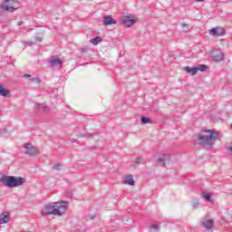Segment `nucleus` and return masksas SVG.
<instances>
[{"instance_id": "f257e3e1", "label": "nucleus", "mask_w": 232, "mask_h": 232, "mask_svg": "<svg viewBox=\"0 0 232 232\" xmlns=\"http://www.w3.org/2000/svg\"><path fill=\"white\" fill-rule=\"evenodd\" d=\"M66 209H68V202L62 201V202H55L53 204H47L44 206L41 213L43 217L46 215H57L61 217L66 213Z\"/></svg>"}, {"instance_id": "f03ea898", "label": "nucleus", "mask_w": 232, "mask_h": 232, "mask_svg": "<svg viewBox=\"0 0 232 232\" xmlns=\"http://www.w3.org/2000/svg\"><path fill=\"white\" fill-rule=\"evenodd\" d=\"M205 135H200L196 140L197 144L200 146H204L208 150L213 148V140H217L218 139V133L214 130H204Z\"/></svg>"}, {"instance_id": "7ed1b4c3", "label": "nucleus", "mask_w": 232, "mask_h": 232, "mask_svg": "<svg viewBox=\"0 0 232 232\" xmlns=\"http://www.w3.org/2000/svg\"><path fill=\"white\" fill-rule=\"evenodd\" d=\"M0 182L7 188H19V186H23V184L26 182V179L22 177L2 176L0 178Z\"/></svg>"}, {"instance_id": "20e7f679", "label": "nucleus", "mask_w": 232, "mask_h": 232, "mask_svg": "<svg viewBox=\"0 0 232 232\" xmlns=\"http://www.w3.org/2000/svg\"><path fill=\"white\" fill-rule=\"evenodd\" d=\"M155 160L159 166H166L169 163V155L159 153L155 156Z\"/></svg>"}, {"instance_id": "39448f33", "label": "nucleus", "mask_w": 232, "mask_h": 232, "mask_svg": "<svg viewBox=\"0 0 232 232\" xmlns=\"http://www.w3.org/2000/svg\"><path fill=\"white\" fill-rule=\"evenodd\" d=\"M24 149L25 150L24 154L30 157H35L39 153L37 148L32 145V143H24Z\"/></svg>"}, {"instance_id": "423d86ee", "label": "nucleus", "mask_w": 232, "mask_h": 232, "mask_svg": "<svg viewBox=\"0 0 232 232\" xmlns=\"http://www.w3.org/2000/svg\"><path fill=\"white\" fill-rule=\"evenodd\" d=\"M121 23L122 24H124L125 26H128V28H130V26H133L136 23V20L133 19V16H124L121 19Z\"/></svg>"}, {"instance_id": "0eeeda50", "label": "nucleus", "mask_w": 232, "mask_h": 232, "mask_svg": "<svg viewBox=\"0 0 232 232\" xmlns=\"http://www.w3.org/2000/svg\"><path fill=\"white\" fill-rule=\"evenodd\" d=\"M212 59H214L216 63H222V61H224V53L214 51L212 53Z\"/></svg>"}, {"instance_id": "6e6552de", "label": "nucleus", "mask_w": 232, "mask_h": 232, "mask_svg": "<svg viewBox=\"0 0 232 232\" xmlns=\"http://www.w3.org/2000/svg\"><path fill=\"white\" fill-rule=\"evenodd\" d=\"M214 221L211 218H208V217H205V219L201 222V226L205 229H211L213 227Z\"/></svg>"}, {"instance_id": "1a4fd4ad", "label": "nucleus", "mask_w": 232, "mask_h": 232, "mask_svg": "<svg viewBox=\"0 0 232 232\" xmlns=\"http://www.w3.org/2000/svg\"><path fill=\"white\" fill-rule=\"evenodd\" d=\"M104 26H111V24H117V21L111 17V15H106L103 17Z\"/></svg>"}, {"instance_id": "9d476101", "label": "nucleus", "mask_w": 232, "mask_h": 232, "mask_svg": "<svg viewBox=\"0 0 232 232\" xmlns=\"http://www.w3.org/2000/svg\"><path fill=\"white\" fill-rule=\"evenodd\" d=\"M9 221H10V213L3 212L0 215V224H8Z\"/></svg>"}, {"instance_id": "9b49d317", "label": "nucleus", "mask_w": 232, "mask_h": 232, "mask_svg": "<svg viewBox=\"0 0 232 232\" xmlns=\"http://www.w3.org/2000/svg\"><path fill=\"white\" fill-rule=\"evenodd\" d=\"M49 63L53 68L55 66H63V61L59 58L51 59Z\"/></svg>"}, {"instance_id": "f8f14e48", "label": "nucleus", "mask_w": 232, "mask_h": 232, "mask_svg": "<svg viewBox=\"0 0 232 232\" xmlns=\"http://www.w3.org/2000/svg\"><path fill=\"white\" fill-rule=\"evenodd\" d=\"M184 71L187 72V73H189V75H197V67H189L186 66L184 67Z\"/></svg>"}, {"instance_id": "ddd939ff", "label": "nucleus", "mask_w": 232, "mask_h": 232, "mask_svg": "<svg viewBox=\"0 0 232 232\" xmlns=\"http://www.w3.org/2000/svg\"><path fill=\"white\" fill-rule=\"evenodd\" d=\"M0 95L2 97H8V95H10V91L5 89V86H3V84L0 83Z\"/></svg>"}, {"instance_id": "4468645a", "label": "nucleus", "mask_w": 232, "mask_h": 232, "mask_svg": "<svg viewBox=\"0 0 232 232\" xmlns=\"http://www.w3.org/2000/svg\"><path fill=\"white\" fill-rule=\"evenodd\" d=\"M124 184H129V186H135V180H133V176L129 175L124 179Z\"/></svg>"}, {"instance_id": "2eb2a0df", "label": "nucleus", "mask_w": 232, "mask_h": 232, "mask_svg": "<svg viewBox=\"0 0 232 232\" xmlns=\"http://www.w3.org/2000/svg\"><path fill=\"white\" fill-rule=\"evenodd\" d=\"M102 38H101V36H96L95 38H92L90 40V43L93 44L94 46H97V44H99V43H102Z\"/></svg>"}, {"instance_id": "dca6fc26", "label": "nucleus", "mask_w": 232, "mask_h": 232, "mask_svg": "<svg viewBox=\"0 0 232 232\" xmlns=\"http://www.w3.org/2000/svg\"><path fill=\"white\" fill-rule=\"evenodd\" d=\"M36 107L38 108L39 111H48V106H46L44 103H38Z\"/></svg>"}, {"instance_id": "f3484780", "label": "nucleus", "mask_w": 232, "mask_h": 232, "mask_svg": "<svg viewBox=\"0 0 232 232\" xmlns=\"http://www.w3.org/2000/svg\"><path fill=\"white\" fill-rule=\"evenodd\" d=\"M1 10H5V12H14L15 10V7L9 6V5H1Z\"/></svg>"}, {"instance_id": "a211bd4d", "label": "nucleus", "mask_w": 232, "mask_h": 232, "mask_svg": "<svg viewBox=\"0 0 232 232\" xmlns=\"http://www.w3.org/2000/svg\"><path fill=\"white\" fill-rule=\"evenodd\" d=\"M197 69V72H206V70H208V65L206 64H198L196 66Z\"/></svg>"}, {"instance_id": "6ab92c4d", "label": "nucleus", "mask_w": 232, "mask_h": 232, "mask_svg": "<svg viewBox=\"0 0 232 232\" xmlns=\"http://www.w3.org/2000/svg\"><path fill=\"white\" fill-rule=\"evenodd\" d=\"M216 29H218V31H217L218 37L226 35V29H224L222 27H216Z\"/></svg>"}, {"instance_id": "aec40b11", "label": "nucleus", "mask_w": 232, "mask_h": 232, "mask_svg": "<svg viewBox=\"0 0 232 232\" xmlns=\"http://www.w3.org/2000/svg\"><path fill=\"white\" fill-rule=\"evenodd\" d=\"M140 121H141L142 124H150V123H151V119H150L148 117H144L143 116V117H141Z\"/></svg>"}, {"instance_id": "412c9836", "label": "nucleus", "mask_w": 232, "mask_h": 232, "mask_svg": "<svg viewBox=\"0 0 232 232\" xmlns=\"http://www.w3.org/2000/svg\"><path fill=\"white\" fill-rule=\"evenodd\" d=\"M202 197H203V198H205V200H208V202L211 201V194H209V193H203Z\"/></svg>"}, {"instance_id": "4be33fe9", "label": "nucleus", "mask_w": 232, "mask_h": 232, "mask_svg": "<svg viewBox=\"0 0 232 232\" xmlns=\"http://www.w3.org/2000/svg\"><path fill=\"white\" fill-rule=\"evenodd\" d=\"M217 31H218L217 27L212 28L209 30V34L213 35L214 37H218Z\"/></svg>"}, {"instance_id": "5701e85b", "label": "nucleus", "mask_w": 232, "mask_h": 232, "mask_svg": "<svg viewBox=\"0 0 232 232\" xmlns=\"http://www.w3.org/2000/svg\"><path fill=\"white\" fill-rule=\"evenodd\" d=\"M144 163V160L141 157H138L135 160V164H143Z\"/></svg>"}, {"instance_id": "b1692460", "label": "nucleus", "mask_w": 232, "mask_h": 232, "mask_svg": "<svg viewBox=\"0 0 232 232\" xmlns=\"http://www.w3.org/2000/svg\"><path fill=\"white\" fill-rule=\"evenodd\" d=\"M182 29H183V32L188 33L189 32V25L186 24H182Z\"/></svg>"}, {"instance_id": "393cba45", "label": "nucleus", "mask_w": 232, "mask_h": 232, "mask_svg": "<svg viewBox=\"0 0 232 232\" xmlns=\"http://www.w3.org/2000/svg\"><path fill=\"white\" fill-rule=\"evenodd\" d=\"M35 42L36 43H43V37L42 36H36L35 37Z\"/></svg>"}, {"instance_id": "a878e982", "label": "nucleus", "mask_w": 232, "mask_h": 232, "mask_svg": "<svg viewBox=\"0 0 232 232\" xmlns=\"http://www.w3.org/2000/svg\"><path fill=\"white\" fill-rule=\"evenodd\" d=\"M150 229H154L155 231H159V225H151Z\"/></svg>"}, {"instance_id": "bb28decb", "label": "nucleus", "mask_w": 232, "mask_h": 232, "mask_svg": "<svg viewBox=\"0 0 232 232\" xmlns=\"http://www.w3.org/2000/svg\"><path fill=\"white\" fill-rule=\"evenodd\" d=\"M32 44H34V42H32V41H27V42L24 43L25 47L26 46H32Z\"/></svg>"}, {"instance_id": "cd10ccee", "label": "nucleus", "mask_w": 232, "mask_h": 232, "mask_svg": "<svg viewBox=\"0 0 232 232\" xmlns=\"http://www.w3.org/2000/svg\"><path fill=\"white\" fill-rule=\"evenodd\" d=\"M33 82H37L39 84V82H41V79L39 78H33L32 79Z\"/></svg>"}, {"instance_id": "c85d7f7f", "label": "nucleus", "mask_w": 232, "mask_h": 232, "mask_svg": "<svg viewBox=\"0 0 232 232\" xmlns=\"http://www.w3.org/2000/svg\"><path fill=\"white\" fill-rule=\"evenodd\" d=\"M61 164L57 163L53 167V169H60Z\"/></svg>"}, {"instance_id": "c756f323", "label": "nucleus", "mask_w": 232, "mask_h": 232, "mask_svg": "<svg viewBox=\"0 0 232 232\" xmlns=\"http://www.w3.org/2000/svg\"><path fill=\"white\" fill-rule=\"evenodd\" d=\"M10 1H12V3H15V0H4V3H10Z\"/></svg>"}, {"instance_id": "7c9ffc66", "label": "nucleus", "mask_w": 232, "mask_h": 232, "mask_svg": "<svg viewBox=\"0 0 232 232\" xmlns=\"http://www.w3.org/2000/svg\"><path fill=\"white\" fill-rule=\"evenodd\" d=\"M23 24H24V22H23V21H20V22L18 23V26H23Z\"/></svg>"}, {"instance_id": "2f4dec72", "label": "nucleus", "mask_w": 232, "mask_h": 232, "mask_svg": "<svg viewBox=\"0 0 232 232\" xmlns=\"http://www.w3.org/2000/svg\"><path fill=\"white\" fill-rule=\"evenodd\" d=\"M24 77L29 78V77H32V75H30V74H24Z\"/></svg>"}, {"instance_id": "473e14b6", "label": "nucleus", "mask_w": 232, "mask_h": 232, "mask_svg": "<svg viewBox=\"0 0 232 232\" xmlns=\"http://www.w3.org/2000/svg\"><path fill=\"white\" fill-rule=\"evenodd\" d=\"M196 206H198V202L193 204V208H195Z\"/></svg>"}, {"instance_id": "72a5a7b5", "label": "nucleus", "mask_w": 232, "mask_h": 232, "mask_svg": "<svg viewBox=\"0 0 232 232\" xmlns=\"http://www.w3.org/2000/svg\"><path fill=\"white\" fill-rule=\"evenodd\" d=\"M198 3H202L204 0H196Z\"/></svg>"}, {"instance_id": "f704fd0d", "label": "nucleus", "mask_w": 232, "mask_h": 232, "mask_svg": "<svg viewBox=\"0 0 232 232\" xmlns=\"http://www.w3.org/2000/svg\"><path fill=\"white\" fill-rule=\"evenodd\" d=\"M92 220H93V217L92 218Z\"/></svg>"}, {"instance_id": "c9c22d12", "label": "nucleus", "mask_w": 232, "mask_h": 232, "mask_svg": "<svg viewBox=\"0 0 232 232\" xmlns=\"http://www.w3.org/2000/svg\"><path fill=\"white\" fill-rule=\"evenodd\" d=\"M229 1H232V0H229Z\"/></svg>"}]
</instances>
